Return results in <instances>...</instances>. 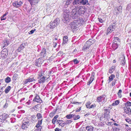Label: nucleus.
I'll return each mask as SVG.
<instances>
[{"mask_svg":"<svg viewBox=\"0 0 131 131\" xmlns=\"http://www.w3.org/2000/svg\"><path fill=\"white\" fill-rule=\"evenodd\" d=\"M73 62L74 63L76 64L78 63L79 62V61L76 59H75L74 60Z\"/></svg>","mask_w":131,"mask_h":131,"instance_id":"obj_51","label":"nucleus"},{"mask_svg":"<svg viewBox=\"0 0 131 131\" xmlns=\"http://www.w3.org/2000/svg\"><path fill=\"white\" fill-rule=\"evenodd\" d=\"M94 75H95V74H94V73L92 72V73L91 75V77H90V78H92L94 79Z\"/></svg>","mask_w":131,"mask_h":131,"instance_id":"obj_57","label":"nucleus"},{"mask_svg":"<svg viewBox=\"0 0 131 131\" xmlns=\"http://www.w3.org/2000/svg\"><path fill=\"white\" fill-rule=\"evenodd\" d=\"M115 26L114 25H110L107 29V33H111L114 29Z\"/></svg>","mask_w":131,"mask_h":131,"instance_id":"obj_11","label":"nucleus"},{"mask_svg":"<svg viewBox=\"0 0 131 131\" xmlns=\"http://www.w3.org/2000/svg\"><path fill=\"white\" fill-rule=\"evenodd\" d=\"M33 101L39 103H41L42 102V101L41 99L39 96L38 95L36 96L35 98L33 100Z\"/></svg>","mask_w":131,"mask_h":131,"instance_id":"obj_13","label":"nucleus"},{"mask_svg":"<svg viewBox=\"0 0 131 131\" xmlns=\"http://www.w3.org/2000/svg\"><path fill=\"white\" fill-rule=\"evenodd\" d=\"M58 117V115H56V116H55L53 118L54 119H57V118Z\"/></svg>","mask_w":131,"mask_h":131,"instance_id":"obj_61","label":"nucleus"},{"mask_svg":"<svg viewBox=\"0 0 131 131\" xmlns=\"http://www.w3.org/2000/svg\"><path fill=\"white\" fill-rule=\"evenodd\" d=\"M81 107H80V108L78 109H77V110H76L75 112H80V110H81Z\"/></svg>","mask_w":131,"mask_h":131,"instance_id":"obj_60","label":"nucleus"},{"mask_svg":"<svg viewBox=\"0 0 131 131\" xmlns=\"http://www.w3.org/2000/svg\"><path fill=\"white\" fill-rule=\"evenodd\" d=\"M70 13L68 10L67 9L65 10L63 13V15L62 18V20L64 23L68 22L69 20Z\"/></svg>","mask_w":131,"mask_h":131,"instance_id":"obj_3","label":"nucleus"},{"mask_svg":"<svg viewBox=\"0 0 131 131\" xmlns=\"http://www.w3.org/2000/svg\"><path fill=\"white\" fill-rule=\"evenodd\" d=\"M126 121L128 123L130 124L131 122V120L128 118H126L125 119Z\"/></svg>","mask_w":131,"mask_h":131,"instance_id":"obj_53","label":"nucleus"},{"mask_svg":"<svg viewBox=\"0 0 131 131\" xmlns=\"http://www.w3.org/2000/svg\"><path fill=\"white\" fill-rule=\"evenodd\" d=\"M116 81V80L115 79L114 81L112 82L111 84V86H113L115 85Z\"/></svg>","mask_w":131,"mask_h":131,"instance_id":"obj_50","label":"nucleus"},{"mask_svg":"<svg viewBox=\"0 0 131 131\" xmlns=\"http://www.w3.org/2000/svg\"><path fill=\"white\" fill-rule=\"evenodd\" d=\"M114 66H112L109 70V72L111 73H112L115 70Z\"/></svg>","mask_w":131,"mask_h":131,"instance_id":"obj_29","label":"nucleus"},{"mask_svg":"<svg viewBox=\"0 0 131 131\" xmlns=\"http://www.w3.org/2000/svg\"><path fill=\"white\" fill-rule=\"evenodd\" d=\"M31 121V122L33 123H34L36 122L37 120V118L36 116L34 115H32L30 117Z\"/></svg>","mask_w":131,"mask_h":131,"instance_id":"obj_18","label":"nucleus"},{"mask_svg":"<svg viewBox=\"0 0 131 131\" xmlns=\"http://www.w3.org/2000/svg\"><path fill=\"white\" fill-rule=\"evenodd\" d=\"M77 21V23L78 25H80L83 24L84 22V20L82 18H79L75 20Z\"/></svg>","mask_w":131,"mask_h":131,"instance_id":"obj_14","label":"nucleus"},{"mask_svg":"<svg viewBox=\"0 0 131 131\" xmlns=\"http://www.w3.org/2000/svg\"><path fill=\"white\" fill-rule=\"evenodd\" d=\"M54 114L55 113L54 112H52L49 114V116H50L51 117H52L53 116Z\"/></svg>","mask_w":131,"mask_h":131,"instance_id":"obj_48","label":"nucleus"},{"mask_svg":"<svg viewBox=\"0 0 131 131\" xmlns=\"http://www.w3.org/2000/svg\"><path fill=\"white\" fill-rule=\"evenodd\" d=\"M94 41L92 39H90L89 41H87L86 42L84 45L83 46L82 49L85 51L88 50L90 47L91 45L93 43Z\"/></svg>","mask_w":131,"mask_h":131,"instance_id":"obj_4","label":"nucleus"},{"mask_svg":"<svg viewBox=\"0 0 131 131\" xmlns=\"http://www.w3.org/2000/svg\"><path fill=\"white\" fill-rule=\"evenodd\" d=\"M11 89V87L10 86H8L5 90V93H8L9 91Z\"/></svg>","mask_w":131,"mask_h":131,"instance_id":"obj_30","label":"nucleus"},{"mask_svg":"<svg viewBox=\"0 0 131 131\" xmlns=\"http://www.w3.org/2000/svg\"><path fill=\"white\" fill-rule=\"evenodd\" d=\"M72 121L71 120H66V122L65 123V124H67L70 123H71L72 122Z\"/></svg>","mask_w":131,"mask_h":131,"instance_id":"obj_52","label":"nucleus"},{"mask_svg":"<svg viewBox=\"0 0 131 131\" xmlns=\"http://www.w3.org/2000/svg\"><path fill=\"white\" fill-rule=\"evenodd\" d=\"M104 118L107 120L109 119L110 118V115L109 114H108L107 113H104Z\"/></svg>","mask_w":131,"mask_h":131,"instance_id":"obj_31","label":"nucleus"},{"mask_svg":"<svg viewBox=\"0 0 131 131\" xmlns=\"http://www.w3.org/2000/svg\"><path fill=\"white\" fill-rule=\"evenodd\" d=\"M131 105V103L130 102H128L126 103H125V106L126 107H127V106H130Z\"/></svg>","mask_w":131,"mask_h":131,"instance_id":"obj_42","label":"nucleus"},{"mask_svg":"<svg viewBox=\"0 0 131 131\" xmlns=\"http://www.w3.org/2000/svg\"><path fill=\"white\" fill-rule=\"evenodd\" d=\"M22 2L21 1H19V2H18V7L20 6L22 4Z\"/></svg>","mask_w":131,"mask_h":131,"instance_id":"obj_54","label":"nucleus"},{"mask_svg":"<svg viewBox=\"0 0 131 131\" xmlns=\"http://www.w3.org/2000/svg\"><path fill=\"white\" fill-rule=\"evenodd\" d=\"M13 6L16 7H18V2L17 1H15L13 3Z\"/></svg>","mask_w":131,"mask_h":131,"instance_id":"obj_36","label":"nucleus"},{"mask_svg":"<svg viewBox=\"0 0 131 131\" xmlns=\"http://www.w3.org/2000/svg\"><path fill=\"white\" fill-rule=\"evenodd\" d=\"M71 115L72 117H73V118L74 117H75V115L74 114H71Z\"/></svg>","mask_w":131,"mask_h":131,"instance_id":"obj_63","label":"nucleus"},{"mask_svg":"<svg viewBox=\"0 0 131 131\" xmlns=\"http://www.w3.org/2000/svg\"><path fill=\"white\" fill-rule=\"evenodd\" d=\"M119 101L118 100H117L115 101V102L113 103L112 104V106H116L118 105L119 103Z\"/></svg>","mask_w":131,"mask_h":131,"instance_id":"obj_32","label":"nucleus"},{"mask_svg":"<svg viewBox=\"0 0 131 131\" xmlns=\"http://www.w3.org/2000/svg\"><path fill=\"white\" fill-rule=\"evenodd\" d=\"M8 115L4 114L0 116V120L1 122H3L6 119Z\"/></svg>","mask_w":131,"mask_h":131,"instance_id":"obj_12","label":"nucleus"},{"mask_svg":"<svg viewBox=\"0 0 131 131\" xmlns=\"http://www.w3.org/2000/svg\"><path fill=\"white\" fill-rule=\"evenodd\" d=\"M113 41L112 46L113 47H115V49H116L118 47V45L120 42V40L118 37H114Z\"/></svg>","mask_w":131,"mask_h":131,"instance_id":"obj_6","label":"nucleus"},{"mask_svg":"<svg viewBox=\"0 0 131 131\" xmlns=\"http://www.w3.org/2000/svg\"><path fill=\"white\" fill-rule=\"evenodd\" d=\"M42 119L38 120V123L36 126V130L39 131H40L41 129L42 128V127L40 125L42 124Z\"/></svg>","mask_w":131,"mask_h":131,"instance_id":"obj_7","label":"nucleus"},{"mask_svg":"<svg viewBox=\"0 0 131 131\" xmlns=\"http://www.w3.org/2000/svg\"><path fill=\"white\" fill-rule=\"evenodd\" d=\"M121 62V64L122 66H124L125 64V58L123 59V58L122 59Z\"/></svg>","mask_w":131,"mask_h":131,"instance_id":"obj_35","label":"nucleus"},{"mask_svg":"<svg viewBox=\"0 0 131 131\" xmlns=\"http://www.w3.org/2000/svg\"><path fill=\"white\" fill-rule=\"evenodd\" d=\"M57 123L59 124V125L61 127L64 126L65 125V123L64 122V121L62 120H58L57 121Z\"/></svg>","mask_w":131,"mask_h":131,"instance_id":"obj_16","label":"nucleus"},{"mask_svg":"<svg viewBox=\"0 0 131 131\" xmlns=\"http://www.w3.org/2000/svg\"><path fill=\"white\" fill-rule=\"evenodd\" d=\"M82 103L81 102H72V103L73 104H75L78 105H80V104H81Z\"/></svg>","mask_w":131,"mask_h":131,"instance_id":"obj_47","label":"nucleus"},{"mask_svg":"<svg viewBox=\"0 0 131 131\" xmlns=\"http://www.w3.org/2000/svg\"><path fill=\"white\" fill-rule=\"evenodd\" d=\"M95 106V104H92L90 106V108H94Z\"/></svg>","mask_w":131,"mask_h":131,"instance_id":"obj_59","label":"nucleus"},{"mask_svg":"<svg viewBox=\"0 0 131 131\" xmlns=\"http://www.w3.org/2000/svg\"><path fill=\"white\" fill-rule=\"evenodd\" d=\"M8 44V42L7 40H5L3 42L2 45L3 47L4 48L7 46Z\"/></svg>","mask_w":131,"mask_h":131,"instance_id":"obj_23","label":"nucleus"},{"mask_svg":"<svg viewBox=\"0 0 131 131\" xmlns=\"http://www.w3.org/2000/svg\"><path fill=\"white\" fill-rule=\"evenodd\" d=\"M94 79L92 78H90L89 80V82H88V85H89L94 80Z\"/></svg>","mask_w":131,"mask_h":131,"instance_id":"obj_41","label":"nucleus"},{"mask_svg":"<svg viewBox=\"0 0 131 131\" xmlns=\"http://www.w3.org/2000/svg\"><path fill=\"white\" fill-rule=\"evenodd\" d=\"M46 49L45 48H43L41 52H40V57H44L46 56Z\"/></svg>","mask_w":131,"mask_h":131,"instance_id":"obj_15","label":"nucleus"},{"mask_svg":"<svg viewBox=\"0 0 131 131\" xmlns=\"http://www.w3.org/2000/svg\"><path fill=\"white\" fill-rule=\"evenodd\" d=\"M56 119H54L53 118L52 120V123L53 124H54L55 123V122H56Z\"/></svg>","mask_w":131,"mask_h":131,"instance_id":"obj_58","label":"nucleus"},{"mask_svg":"<svg viewBox=\"0 0 131 131\" xmlns=\"http://www.w3.org/2000/svg\"><path fill=\"white\" fill-rule=\"evenodd\" d=\"M91 104V103L90 102H88L86 103V106L87 108H90V105Z\"/></svg>","mask_w":131,"mask_h":131,"instance_id":"obj_39","label":"nucleus"},{"mask_svg":"<svg viewBox=\"0 0 131 131\" xmlns=\"http://www.w3.org/2000/svg\"><path fill=\"white\" fill-rule=\"evenodd\" d=\"M68 40V37L67 36H64L63 38V42L62 44L63 45L65 44L66 43H67Z\"/></svg>","mask_w":131,"mask_h":131,"instance_id":"obj_22","label":"nucleus"},{"mask_svg":"<svg viewBox=\"0 0 131 131\" xmlns=\"http://www.w3.org/2000/svg\"><path fill=\"white\" fill-rule=\"evenodd\" d=\"M59 22L58 19H56L53 21L51 22L48 26L50 28H53L57 26Z\"/></svg>","mask_w":131,"mask_h":131,"instance_id":"obj_5","label":"nucleus"},{"mask_svg":"<svg viewBox=\"0 0 131 131\" xmlns=\"http://www.w3.org/2000/svg\"><path fill=\"white\" fill-rule=\"evenodd\" d=\"M66 117L68 119H70L71 118H72L71 117V114H69L67 115L66 116Z\"/></svg>","mask_w":131,"mask_h":131,"instance_id":"obj_56","label":"nucleus"},{"mask_svg":"<svg viewBox=\"0 0 131 131\" xmlns=\"http://www.w3.org/2000/svg\"><path fill=\"white\" fill-rule=\"evenodd\" d=\"M81 5H85L88 3V0H81Z\"/></svg>","mask_w":131,"mask_h":131,"instance_id":"obj_27","label":"nucleus"},{"mask_svg":"<svg viewBox=\"0 0 131 131\" xmlns=\"http://www.w3.org/2000/svg\"><path fill=\"white\" fill-rule=\"evenodd\" d=\"M55 131H59V129L58 128H56L55 129Z\"/></svg>","mask_w":131,"mask_h":131,"instance_id":"obj_62","label":"nucleus"},{"mask_svg":"<svg viewBox=\"0 0 131 131\" xmlns=\"http://www.w3.org/2000/svg\"><path fill=\"white\" fill-rule=\"evenodd\" d=\"M7 14L5 13L3 16L1 17V20H4L6 19V16L7 15Z\"/></svg>","mask_w":131,"mask_h":131,"instance_id":"obj_43","label":"nucleus"},{"mask_svg":"<svg viewBox=\"0 0 131 131\" xmlns=\"http://www.w3.org/2000/svg\"><path fill=\"white\" fill-rule=\"evenodd\" d=\"M124 110L125 112L127 114H131V110L129 107H124Z\"/></svg>","mask_w":131,"mask_h":131,"instance_id":"obj_17","label":"nucleus"},{"mask_svg":"<svg viewBox=\"0 0 131 131\" xmlns=\"http://www.w3.org/2000/svg\"><path fill=\"white\" fill-rule=\"evenodd\" d=\"M80 118V116L79 115H76L75 116V117H74L73 119L74 120H77L79 119Z\"/></svg>","mask_w":131,"mask_h":131,"instance_id":"obj_38","label":"nucleus"},{"mask_svg":"<svg viewBox=\"0 0 131 131\" xmlns=\"http://www.w3.org/2000/svg\"><path fill=\"white\" fill-rule=\"evenodd\" d=\"M86 129L87 131H93L94 128L91 126H88L86 127Z\"/></svg>","mask_w":131,"mask_h":131,"instance_id":"obj_25","label":"nucleus"},{"mask_svg":"<svg viewBox=\"0 0 131 131\" xmlns=\"http://www.w3.org/2000/svg\"><path fill=\"white\" fill-rule=\"evenodd\" d=\"M29 125V121H27L26 122H23L21 126V128L23 129H27Z\"/></svg>","mask_w":131,"mask_h":131,"instance_id":"obj_8","label":"nucleus"},{"mask_svg":"<svg viewBox=\"0 0 131 131\" xmlns=\"http://www.w3.org/2000/svg\"><path fill=\"white\" fill-rule=\"evenodd\" d=\"M11 81L10 78L9 77H7L5 80V82L7 83H9Z\"/></svg>","mask_w":131,"mask_h":131,"instance_id":"obj_33","label":"nucleus"},{"mask_svg":"<svg viewBox=\"0 0 131 131\" xmlns=\"http://www.w3.org/2000/svg\"><path fill=\"white\" fill-rule=\"evenodd\" d=\"M81 0H74L73 2V4L74 5L79 4L81 5Z\"/></svg>","mask_w":131,"mask_h":131,"instance_id":"obj_24","label":"nucleus"},{"mask_svg":"<svg viewBox=\"0 0 131 131\" xmlns=\"http://www.w3.org/2000/svg\"><path fill=\"white\" fill-rule=\"evenodd\" d=\"M104 111L105 113H108V114H109L110 111V110L109 109H106L104 110Z\"/></svg>","mask_w":131,"mask_h":131,"instance_id":"obj_44","label":"nucleus"},{"mask_svg":"<svg viewBox=\"0 0 131 131\" xmlns=\"http://www.w3.org/2000/svg\"><path fill=\"white\" fill-rule=\"evenodd\" d=\"M35 81V80L34 78L30 76L27 79H26L24 81V84H26L28 83Z\"/></svg>","mask_w":131,"mask_h":131,"instance_id":"obj_10","label":"nucleus"},{"mask_svg":"<svg viewBox=\"0 0 131 131\" xmlns=\"http://www.w3.org/2000/svg\"><path fill=\"white\" fill-rule=\"evenodd\" d=\"M41 60V59L39 58L36 60V65L38 67L40 66L41 65L42 61Z\"/></svg>","mask_w":131,"mask_h":131,"instance_id":"obj_19","label":"nucleus"},{"mask_svg":"<svg viewBox=\"0 0 131 131\" xmlns=\"http://www.w3.org/2000/svg\"><path fill=\"white\" fill-rule=\"evenodd\" d=\"M70 13V16L73 19L77 18L80 15L84 14L85 13V9L82 7L78 6L75 7Z\"/></svg>","mask_w":131,"mask_h":131,"instance_id":"obj_1","label":"nucleus"},{"mask_svg":"<svg viewBox=\"0 0 131 131\" xmlns=\"http://www.w3.org/2000/svg\"><path fill=\"white\" fill-rule=\"evenodd\" d=\"M122 90H119L118 91V92L117 93L118 96L119 98H121L122 97L121 93L122 92Z\"/></svg>","mask_w":131,"mask_h":131,"instance_id":"obj_37","label":"nucleus"},{"mask_svg":"<svg viewBox=\"0 0 131 131\" xmlns=\"http://www.w3.org/2000/svg\"><path fill=\"white\" fill-rule=\"evenodd\" d=\"M104 97L103 96H100L97 98V101L98 102H101L103 103L104 102Z\"/></svg>","mask_w":131,"mask_h":131,"instance_id":"obj_20","label":"nucleus"},{"mask_svg":"<svg viewBox=\"0 0 131 131\" xmlns=\"http://www.w3.org/2000/svg\"><path fill=\"white\" fill-rule=\"evenodd\" d=\"M76 23L77 21L74 20L70 24L71 27L72 29H76L78 28V25Z\"/></svg>","mask_w":131,"mask_h":131,"instance_id":"obj_9","label":"nucleus"},{"mask_svg":"<svg viewBox=\"0 0 131 131\" xmlns=\"http://www.w3.org/2000/svg\"><path fill=\"white\" fill-rule=\"evenodd\" d=\"M122 7L121 6H119L117 8V9L118 11L119 12H121L122 10Z\"/></svg>","mask_w":131,"mask_h":131,"instance_id":"obj_40","label":"nucleus"},{"mask_svg":"<svg viewBox=\"0 0 131 131\" xmlns=\"http://www.w3.org/2000/svg\"><path fill=\"white\" fill-rule=\"evenodd\" d=\"M98 19L100 23H102L104 22V20L101 18H98Z\"/></svg>","mask_w":131,"mask_h":131,"instance_id":"obj_55","label":"nucleus"},{"mask_svg":"<svg viewBox=\"0 0 131 131\" xmlns=\"http://www.w3.org/2000/svg\"><path fill=\"white\" fill-rule=\"evenodd\" d=\"M47 74L45 72L41 71L39 72L38 74V83L40 84L43 83L46 80Z\"/></svg>","mask_w":131,"mask_h":131,"instance_id":"obj_2","label":"nucleus"},{"mask_svg":"<svg viewBox=\"0 0 131 131\" xmlns=\"http://www.w3.org/2000/svg\"><path fill=\"white\" fill-rule=\"evenodd\" d=\"M36 30V29H34L33 30H32L29 31V32L30 34H32L34 33V32Z\"/></svg>","mask_w":131,"mask_h":131,"instance_id":"obj_49","label":"nucleus"},{"mask_svg":"<svg viewBox=\"0 0 131 131\" xmlns=\"http://www.w3.org/2000/svg\"><path fill=\"white\" fill-rule=\"evenodd\" d=\"M18 50L19 51H20L22 50L21 49V48H20V47H19V48H18Z\"/></svg>","mask_w":131,"mask_h":131,"instance_id":"obj_64","label":"nucleus"},{"mask_svg":"<svg viewBox=\"0 0 131 131\" xmlns=\"http://www.w3.org/2000/svg\"><path fill=\"white\" fill-rule=\"evenodd\" d=\"M71 2V0H68L65 3L64 6L66 8L67 7L68 5H69Z\"/></svg>","mask_w":131,"mask_h":131,"instance_id":"obj_26","label":"nucleus"},{"mask_svg":"<svg viewBox=\"0 0 131 131\" xmlns=\"http://www.w3.org/2000/svg\"><path fill=\"white\" fill-rule=\"evenodd\" d=\"M25 44H22L20 45L19 47L21 50H23L25 48Z\"/></svg>","mask_w":131,"mask_h":131,"instance_id":"obj_46","label":"nucleus"},{"mask_svg":"<svg viewBox=\"0 0 131 131\" xmlns=\"http://www.w3.org/2000/svg\"><path fill=\"white\" fill-rule=\"evenodd\" d=\"M115 77V76L114 74H111L109 77V79L108 80V83H109L110 82L113 81Z\"/></svg>","mask_w":131,"mask_h":131,"instance_id":"obj_21","label":"nucleus"},{"mask_svg":"<svg viewBox=\"0 0 131 131\" xmlns=\"http://www.w3.org/2000/svg\"><path fill=\"white\" fill-rule=\"evenodd\" d=\"M39 0H28L31 5L33 3H37Z\"/></svg>","mask_w":131,"mask_h":131,"instance_id":"obj_28","label":"nucleus"},{"mask_svg":"<svg viewBox=\"0 0 131 131\" xmlns=\"http://www.w3.org/2000/svg\"><path fill=\"white\" fill-rule=\"evenodd\" d=\"M37 119H38V120L42 119L41 118L42 116L40 114V113H37Z\"/></svg>","mask_w":131,"mask_h":131,"instance_id":"obj_34","label":"nucleus"},{"mask_svg":"<svg viewBox=\"0 0 131 131\" xmlns=\"http://www.w3.org/2000/svg\"><path fill=\"white\" fill-rule=\"evenodd\" d=\"M18 77V75L17 74L15 73L13 75V79H15V80H16L17 78Z\"/></svg>","mask_w":131,"mask_h":131,"instance_id":"obj_45","label":"nucleus"}]
</instances>
